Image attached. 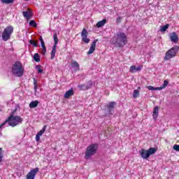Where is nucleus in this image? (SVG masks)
I'll use <instances>...</instances> for the list:
<instances>
[{
  "mask_svg": "<svg viewBox=\"0 0 179 179\" xmlns=\"http://www.w3.org/2000/svg\"><path fill=\"white\" fill-rule=\"evenodd\" d=\"M87 89H92V86H93V81L92 80H89L87 83V85H86Z\"/></svg>",
  "mask_w": 179,
  "mask_h": 179,
  "instance_id": "c756f323",
  "label": "nucleus"
},
{
  "mask_svg": "<svg viewBox=\"0 0 179 179\" xmlns=\"http://www.w3.org/2000/svg\"><path fill=\"white\" fill-rule=\"evenodd\" d=\"M122 20V17H118L116 19L117 23H121V20Z\"/></svg>",
  "mask_w": 179,
  "mask_h": 179,
  "instance_id": "e433bc0d",
  "label": "nucleus"
},
{
  "mask_svg": "<svg viewBox=\"0 0 179 179\" xmlns=\"http://www.w3.org/2000/svg\"><path fill=\"white\" fill-rule=\"evenodd\" d=\"M6 124H8L10 127H16L19 124L23 122V118L20 116H15L13 114H11L6 120Z\"/></svg>",
  "mask_w": 179,
  "mask_h": 179,
  "instance_id": "7ed1b4c3",
  "label": "nucleus"
},
{
  "mask_svg": "<svg viewBox=\"0 0 179 179\" xmlns=\"http://www.w3.org/2000/svg\"><path fill=\"white\" fill-rule=\"evenodd\" d=\"M97 43V39L94 40L92 43L91 44L90 48L87 52V55H90L94 52V50H96V44Z\"/></svg>",
  "mask_w": 179,
  "mask_h": 179,
  "instance_id": "4468645a",
  "label": "nucleus"
},
{
  "mask_svg": "<svg viewBox=\"0 0 179 179\" xmlns=\"http://www.w3.org/2000/svg\"><path fill=\"white\" fill-rule=\"evenodd\" d=\"M179 46L176 45L171 49H169L165 54L164 59L165 61H169V59H171V58H174L176 55L178 53Z\"/></svg>",
  "mask_w": 179,
  "mask_h": 179,
  "instance_id": "39448f33",
  "label": "nucleus"
},
{
  "mask_svg": "<svg viewBox=\"0 0 179 179\" xmlns=\"http://www.w3.org/2000/svg\"><path fill=\"white\" fill-rule=\"evenodd\" d=\"M167 85H169V81H167V80H164V84H163V86L162 87H159V89H164L166 86H167Z\"/></svg>",
  "mask_w": 179,
  "mask_h": 179,
  "instance_id": "473e14b6",
  "label": "nucleus"
},
{
  "mask_svg": "<svg viewBox=\"0 0 179 179\" xmlns=\"http://www.w3.org/2000/svg\"><path fill=\"white\" fill-rule=\"evenodd\" d=\"M106 23H107V20L103 19V20L99 21L96 23V27H103V26H104Z\"/></svg>",
  "mask_w": 179,
  "mask_h": 179,
  "instance_id": "aec40b11",
  "label": "nucleus"
},
{
  "mask_svg": "<svg viewBox=\"0 0 179 179\" xmlns=\"http://www.w3.org/2000/svg\"><path fill=\"white\" fill-rule=\"evenodd\" d=\"M29 43L34 45V47H38V41L34 40H30Z\"/></svg>",
  "mask_w": 179,
  "mask_h": 179,
  "instance_id": "5701e85b",
  "label": "nucleus"
},
{
  "mask_svg": "<svg viewBox=\"0 0 179 179\" xmlns=\"http://www.w3.org/2000/svg\"><path fill=\"white\" fill-rule=\"evenodd\" d=\"M36 69H38V73H43V69H41V66H36Z\"/></svg>",
  "mask_w": 179,
  "mask_h": 179,
  "instance_id": "72a5a7b5",
  "label": "nucleus"
},
{
  "mask_svg": "<svg viewBox=\"0 0 179 179\" xmlns=\"http://www.w3.org/2000/svg\"><path fill=\"white\" fill-rule=\"evenodd\" d=\"M115 106H117L115 101L109 102L107 105L108 111L111 115H113L112 111L115 108Z\"/></svg>",
  "mask_w": 179,
  "mask_h": 179,
  "instance_id": "9b49d317",
  "label": "nucleus"
},
{
  "mask_svg": "<svg viewBox=\"0 0 179 179\" xmlns=\"http://www.w3.org/2000/svg\"><path fill=\"white\" fill-rule=\"evenodd\" d=\"M169 38L172 43H175V44H177V43H178V35H177L176 32H172L171 34H170Z\"/></svg>",
  "mask_w": 179,
  "mask_h": 179,
  "instance_id": "ddd939ff",
  "label": "nucleus"
},
{
  "mask_svg": "<svg viewBox=\"0 0 179 179\" xmlns=\"http://www.w3.org/2000/svg\"><path fill=\"white\" fill-rule=\"evenodd\" d=\"M87 34H89V32H87V30L86 29V28H84L81 32V37H82V41H83L86 44H89V43H90V39L87 38Z\"/></svg>",
  "mask_w": 179,
  "mask_h": 179,
  "instance_id": "9d476101",
  "label": "nucleus"
},
{
  "mask_svg": "<svg viewBox=\"0 0 179 179\" xmlns=\"http://www.w3.org/2000/svg\"><path fill=\"white\" fill-rule=\"evenodd\" d=\"M142 68H143V66L140 65V66H130L129 69V72H131V73H135V72H141V71H142Z\"/></svg>",
  "mask_w": 179,
  "mask_h": 179,
  "instance_id": "f8f14e48",
  "label": "nucleus"
},
{
  "mask_svg": "<svg viewBox=\"0 0 179 179\" xmlns=\"http://www.w3.org/2000/svg\"><path fill=\"white\" fill-rule=\"evenodd\" d=\"M157 152V149L155 148H150L149 150L142 149L139 151L141 157L142 159H146L150 157V155H155Z\"/></svg>",
  "mask_w": 179,
  "mask_h": 179,
  "instance_id": "423d86ee",
  "label": "nucleus"
},
{
  "mask_svg": "<svg viewBox=\"0 0 179 179\" xmlns=\"http://www.w3.org/2000/svg\"><path fill=\"white\" fill-rule=\"evenodd\" d=\"M12 33H13V27L8 26L6 27L2 33V40L3 41H8V40H10V36H12Z\"/></svg>",
  "mask_w": 179,
  "mask_h": 179,
  "instance_id": "0eeeda50",
  "label": "nucleus"
},
{
  "mask_svg": "<svg viewBox=\"0 0 179 179\" xmlns=\"http://www.w3.org/2000/svg\"><path fill=\"white\" fill-rule=\"evenodd\" d=\"M0 1L2 3H5L6 5H9L15 2V0H0Z\"/></svg>",
  "mask_w": 179,
  "mask_h": 179,
  "instance_id": "4be33fe9",
  "label": "nucleus"
},
{
  "mask_svg": "<svg viewBox=\"0 0 179 179\" xmlns=\"http://www.w3.org/2000/svg\"><path fill=\"white\" fill-rule=\"evenodd\" d=\"M23 16L27 19V20H29V19H31V16H33V13H31V10L28 8L27 11H24Z\"/></svg>",
  "mask_w": 179,
  "mask_h": 179,
  "instance_id": "2eb2a0df",
  "label": "nucleus"
},
{
  "mask_svg": "<svg viewBox=\"0 0 179 179\" xmlns=\"http://www.w3.org/2000/svg\"><path fill=\"white\" fill-rule=\"evenodd\" d=\"M133 97L134 99H136L137 97H139V91L138 90H135L134 91Z\"/></svg>",
  "mask_w": 179,
  "mask_h": 179,
  "instance_id": "c85d7f7f",
  "label": "nucleus"
},
{
  "mask_svg": "<svg viewBox=\"0 0 179 179\" xmlns=\"http://www.w3.org/2000/svg\"><path fill=\"white\" fill-rule=\"evenodd\" d=\"M3 159V150H2V148H0V163H1Z\"/></svg>",
  "mask_w": 179,
  "mask_h": 179,
  "instance_id": "7c9ffc66",
  "label": "nucleus"
},
{
  "mask_svg": "<svg viewBox=\"0 0 179 179\" xmlns=\"http://www.w3.org/2000/svg\"><path fill=\"white\" fill-rule=\"evenodd\" d=\"M11 70L13 75L19 78L23 76V73H24V67H23V64L19 61L13 64Z\"/></svg>",
  "mask_w": 179,
  "mask_h": 179,
  "instance_id": "f03ea898",
  "label": "nucleus"
},
{
  "mask_svg": "<svg viewBox=\"0 0 179 179\" xmlns=\"http://www.w3.org/2000/svg\"><path fill=\"white\" fill-rule=\"evenodd\" d=\"M39 40L41 41V47H42L41 54H43V55H45V52H47V48L45 47V43H44V40L43 39V36H41L39 38Z\"/></svg>",
  "mask_w": 179,
  "mask_h": 179,
  "instance_id": "dca6fc26",
  "label": "nucleus"
},
{
  "mask_svg": "<svg viewBox=\"0 0 179 179\" xmlns=\"http://www.w3.org/2000/svg\"><path fill=\"white\" fill-rule=\"evenodd\" d=\"M173 149H174V150H176L177 152H179V145H177V144L174 145H173Z\"/></svg>",
  "mask_w": 179,
  "mask_h": 179,
  "instance_id": "c9c22d12",
  "label": "nucleus"
},
{
  "mask_svg": "<svg viewBox=\"0 0 179 179\" xmlns=\"http://www.w3.org/2000/svg\"><path fill=\"white\" fill-rule=\"evenodd\" d=\"M80 90H88L87 85L86 84H82L78 86Z\"/></svg>",
  "mask_w": 179,
  "mask_h": 179,
  "instance_id": "cd10ccee",
  "label": "nucleus"
},
{
  "mask_svg": "<svg viewBox=\"0 0 179 179\" xmlns=\"http://www.w3.org/2000/svg\"><path fill=\"white\" fill-rule=\"evenodd\" d=\"M147 89H148V90H162V88L155 87L152 85H150L147 87Z\"/></svg>",
  "mask_w": 179,
  "mask_h": 179,
  "instance_id": "a878e982",
  "label": "nucleus"
},
{
  "mask_svg": "<svg viewBox=\"0 0 179 179\" xmlns=\"http://www.w3.org/2000/svg\"><path fill=\"white\" fill-rule=\"evenodd\" d=\"M115 40V43L117 47L122 48L128 42V38L127 34L124 32H119L116 34V36L114 38Z\"/></svg>",
  "mask_w": 179,
  "mask_h": 179,
  "instance_id": "f257e3e1",
  "label": "nucleus"
},
{
  "mask_svg": "<svg viewBox=\"0 0 179 179\" xmlns=\"http://www.w3.org/2000/svg\"><path fill=\"white\" fill-rule=\"evenodd\" d=\"M25 1H29V0H25Z\"/></svg>",
  "mask_w": 179,
  "mask_h": 179,
  "instance_id": "a19ab883",
  "label": "nucleus"
},
{
  "mask_svg": "<svg viewBox=\"0 0 179 179\" xmlns=\"http://www.w3.org/2000/svg\"><path fill=\"white\" fill-rule=\"evenodd\" d=\"M74 93L73 89H71L65 93L64 97V99H69L71 96H73Z\"/></svg>",
  "mask_w": 179,
  "mask_h": 179,
  "instance_id": "f3484780",
  "label": "nucleus"
},
{
  "mask_svg": "<svg viewBox=\"0 0 179 179\" xmlns=\"http://www.w3.org/2000/svg\"><path fill=\"white\" fill-rule=\"evenodd\" d=\"M38 101H33L29 103L30 108H36L38 106Z\"/></svg>",
  "mask_w": 179,
  "mask_h": 179,
  "instance_id": "412c9836",
  "label": "nucleus"
},
{
  "mask_svg": "<svg viewBox=\"0 0 179 179\" xmlns=\"http://www.w3.org/2000/svg\"><path fill=\"white\" fill-rule=\"evenodd\" d=\"M97 149H99V145H97V144L90 145L85 151V158L87 160V159H90L92 156H94V155L97 153Z\"/></svg>",
  "mask_w": 179,
  "mask_h": 179,
  "instance_id": "20e7f679",
  "label": "nucleus"
},
{
  "mask_svg": "<svg viewBox=\"0 0 179 179\" xmlns=\"http://www.w3.org/2000/svg\"><path fill=\"white\" fill-rule=\"evenodd\" d=\"M158 115H159V107L156 106L154 108L153 115H152L154 120H156V118H157Z\"/></svg>",
  "mask_w": 179,
  "mask_h": 179,
  "instance_id": "a211bd4d",
  "label": "nucleus"
},
{
  "mask_svg": "<svg viewBox=\"0 0 179 179\" xmlns=\"http://www.w3.org/2000/svg\"><path fill=\"white\" fill-rule=\"evenodd\" d=\"M40 171L39 168H35L31 169L27 175V179H34L36 178V176L37 175V173Z\"/></svg>",
  "mask_w": 179,
  "mask_h": 179,
  "instance_id": "1a4fd4ad",
  "label": "nucleus"
},
{
  "mask_svg": "<svg viewBox=\"0 0 179 179\" xmlns=\"http://www.w3.org/2000/svg\"><path fill=\"white\" fill-rule=\"evenodd\" d=\"M71 66L73 68H75L77 71H80V68L79 66V63H78V62L76 61H73L71 64Z\"/></svg>",
  "mask_w": 179,
  "mask_h": 179,
  "instance_id": "6ab92c4d",
  "label": "nucleus"
},
{
  "mask_svg": "<svg viewBox=\"0 0 179 179\" xmlns=\"http://www.w3.org/2000/svg\"><path fill=\"white\" fill-rule=\"evenodd\" d=\"M34 59L36 62H40V55H38V53L34 54Z\"/></svg>",
  "mask_w": 179,
  "mask_h": 179,
  "instance_id": "393cba45",
  "label": "nucleus"
},
{
  "mask_svg": "<svg viewBox=\"0 0 179 179\" xmlns=\"http://www.w3.org/2000/svg\"><path fill=\"white\" fill-rule=\"evenodd\" d=\"M45 129H47V125H45L43 128L37 134L41 136L45 132Z\"/></svg>",
  "mask_w": 179,
  "mask_h": 179,
  "instance_id": "bb28decb",
  "label": "nucleus"
},
{
  "mask_svg": "<svg viewBox=\"0 0 179 179\" xmlns=\"http://www.w3.org/2000/svg\"><path fill=\"white\" fill-rule=\"evenodd\" d=\"M169 26L170 25L169 24H166L164 26H162L161 29H160V31H162V32L166 31L167 30V29H169Z\"/></svg>",
  "mask_w": 179,
  "mask_h": 179,
  "instance_id": "b1692460",
  "label": "nucleus"
},
{
  "mask_svg": "<svg viewBox=\"0 0 179 179\" xmlns=\"http://www.w3.org/2000/svg\"><path fill=\"white\" fill-rule=\"evenodd\" d=\"M34 85L35 92H37V80H36V78H34Z\"/></svg>",
  "mask_w": 179,
  "mask_h": 179,
  "instance_id": "f704fd0d",
  "label": "nucleus"
},
{
  "mask_svg": "<svg viewBox=\"0 0 179 179\" xmlns=\"http://www.w3.org/2000/svg\"><path fill=\"white\" fill-rule=\"evenodd\" d=\"M40 136H39L38 134H36V142H38V141H40Z\"/></svg>",
  "mask_w": 179,
  "mask_h": 179,
  "instance_id": "4c0bfd02",
  "label": "nucleus"
},
{
  "mask_svg": "<svg viewBox=\"0 0 179 179\" xmlns=\"http://www.w3.org/2000/svg\"><path fill=\"white\" fill-rule=\"evenodd\" d=\"M53 38L55 41V45L52 47V52L50 53V59H54L55 58V52H57V45L58 44V35L57 34H54Z\"/></svg>",
  "mask_w": 179,
  "mask_h": 179,
  "instance_id": "6e6552de",
  "label": "nucleus"
},
{
  "mask_svg": "<svg viewBox=\"0 0 179 179\" xmlns=\"http://www.w3.org/2000/svg\"><path fill=\"white\" fill-rule=\"evenodd\" d=\"M138 89H141V87H138Z\"/></svg>",
  "mask_w": 179,
  "mask_h": 179,
  "instance_id": "ea45409f",
  "label": "nucleus"
},
{
  "mask_svg": "<svg viewBox=\"0 0 179 179\" xmlns=\"http://www.w3.org/2000/svg\"><path fill=\"white\" fill-rule=\"evenodd\" d=\"M29 26H32V27H37V24L32 20L29 22Z\"/></svg>",
  "mask_w": 179,
  "mask_h": 179,
  "instance_id": "2f4dec72",
  "label": "nucleus"
},
{
  "mask_svg": "<svg viewBox=\"0 0 179 179\" xmlns=\"http://www.w3.org/2000/svg\"><path fill=\"white\" fill-rule=\"evenodd\" d=\"M6 122H3L1 124H0V129H1V128H2V127H3L4 125H6Z\"/></svg>",
  "mask_w": 179,
  "mask_h": 179,
  "instance_id": "58836bf2",
  "label": "nucleus"
}]
</instances>
